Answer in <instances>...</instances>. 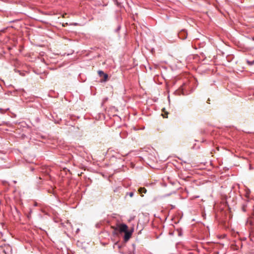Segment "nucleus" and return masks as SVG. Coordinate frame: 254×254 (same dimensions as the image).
<instances>
[{"mask_svg":"<svg viewBox=\"0 0 254 254\" xmlns=\"http://www.w3.org/2000/svg\"><path fill=\"white\" fill-rule=\"evenodd\" d=\"M247 222L249 223L252 226L254 227V220L252 218H250Z\"/></svg>","mask_w":254,"mask_h":254,"instance_id":"nucleus-7","label":"nucleus"},{"mask_svg":"<svg viewBox=\"0 0 254 254\" xmlns=\"http://www.w3.org/2000/svg\"><path fill=\"white\" fill-rule=\"evenodd\" d=\"M79 231V228L77 229L76 233H78Z\"/></svg>","mask_w":254,"mask_h":254,"instance_id":"nucleus-13","label":"nucleus"},{"mask_svg":"<svg viewBox=\"0 0 254 254\" xmlns=\"http://www.w3.org/2000/svg\"><path fill=\"white\" fill-rule=\"evenodd\" d=\"M138 191L140 193H145L147 191V190L144 188H140L139 189Z\"/></svg>","mask_w":254,"mask_h":254,"instance_id":"nucleus-6","label":"nucleus"},{"mask_svg":"<svg viewBox=\"0 0 254 254\" xmlns=\"http://www.w3.org/2000/svg\"><path fill=\"white\" fill-rule=\"evenodd\" d=\"M254 61H253V62H250V63L251 64H252L254 63Z\"/></svg>","mask_w":254,"mask_h":254,"instance_id":"nucleus-15","label":"nucleus"},{"mask_svg":"<svg viewBox=\"0 0 254 254\" xmlns=\"http://www.w3.org/2000/svg\"><path fill=\"white\" fill-rule=\"evenodd\" d=\"M2 254H5V252L4 250H3L2 252Z\"/></svg>","mask_w":254,"mask_h":254,"instance_id":"nucleus-12","label":"nucleus"},{"mask_svg":"<svg viewBox=\"0 0 254 254\" xmlns=\"http://www.w3.org/2000/svg\"><path fill=\"white\" fill-rule=\"evenodd\" d=\"M13 182H14V183H16V181H13Z\"/></svg>","mask_w":254,"mask_h":254,"instance_id":"nucleus-17","label":"nucleus"},{"mask_svg":"<svg viewBox=\"0 0 254 254\" xmlns=\"http://www.w3.org/2000/svg\"><path fill=\"white\" fill-rule=\"evenodd\" d=\"M125 233V235H124V241L125 242H127L129 239V238H130L131 237V232H129L128 231V230H127V231H126Z\"/></svg>","mask_w":254,"mask_h":254,"instance_id":"nucleus-5","label":"nucleus"},{"mask_svg":"<svg viewBox=\"0 0 254 254\" xmlns=\"http://www.w3.org/2000/svg\"><path fill=\"white\" fill-rule=\"evenodd\" d=\"M98 74L100 77H103V79L102 80V81H106L108 78V75L107 73H104L102 70H99L98 71Z\"/></svg>","mask_w":254,"mask_h":254,"instance_id":"nucleus-4","label":"nucleus"},{"mask_svg":"<svg viewBox=\"0 0 254 254\" xmlns=\"http://www.w3.org/2000/svg\"><path fill=\"white\" fill-rule=\"evenodd\" d=\"M134 195V192L133 191L128 192L126 193V196L129 195L130 197H132Z\"/></svg>","mask_w":254,"mask_h":254,"instance_id":"nucleus-8","label":"nucleus"},{"mask_svg":"<svg viewBox=\"0 0 254 254\" xmlns=\"http://www.w3.org/2000/svg\"><path fill=\"white\" fill-rule=\"evenodd\" d=\"M253 215L254 216V211H253Z\"/></svg>","mask_w":254,"mask_h":254,"instance_id":"nucleus-16","label":"nucleus"},{"mask_svg":"<svg viewBox=\"0 0 254 254\" xmlns=\"http://www.w3.org/2000/svg\"><path fill=\"white\" fill-rule=\"evenodd\" d=\"M192 91V89H190V86L187 83H184L178 90L174 92L175 95H188Z\"/></svg>","mask_w":254,"mask_h":254,"instance_id":"nucleus-1","label":"nucleus"},{"mask_svg":"<svg viewBox=\"0 0 254 254\" xmlns=\"http://www.w3.org/2000/svg\"><path fill=\"white\" fill-rule=\"evenodd\" d=\"M178 35L180 39L185 40L187 38L188 33L185 30H182L178 33Z\"/></svg>","mask_w":254,"mask_h":254,"instance_id":"nucleus-3","label":"nucleus"},{"mask_svg":"<svg viewBox=\"0 0 254 254\" xmlns=\"http://www.w3.org/2000/svg\"><path fill=\"white\" fill-rule=\"evenodd\" d=\"M15 72H17L19 73L20 74H21V72L19 70H16V69H15Z\"/></svg>","mask_w":254,"mask_h":254,"instance_id":"nucleus-10","label":"nucleus"},{"mask_svg":"<svg viewBox=\"0 0 254 254\" xmlns=\"http://www.w3.org/2000/svg\"><path fill=\"white\" fill-rule=\"evenodd\" d=\"M246 207V205L244 204L242 207V210L243 211L245 212L246 211L245 207Z\"/></svg>","mask_w":254,"mask_h":254,"instance_id":"nucleus-9","label":"nucleus"},{"mask_svg":"<svg viewBox=\"0 0 254 254\" xmlns=\"http://www.w3.org/2000/svg\"><path fill=\"white\" fill-rule=\"evenodd\" d=\"M0 112L1 113H3V112H4V111L2 109L0 108Z\"/></svg>","mask_w":254,"mask_h":254,"instance_id":"nucleus-11","label":"nucleus"},{"mask_svg":"<svg viewBox=\"0 0 254 254\" xmlns=\"http://www.w3.org/2000/svg\"><path fill=\"white\" fill-rule=\"evenodd\" d=\"M112 228L114 230L113 233L115 234H117L119 232H125L127 230V226L125 224H118L116 226H112Z\"/></svg>","mask_w":254,"mask_h":254,"instance_id":"nucleus-2","label":"nucleus"},{"mask_svg":"<svg viewBox=\"0 0 254 254\" xmlns=\"http://www.w3.org/2000/svg\"><path fill=\"white\" fill-rule=\"evenodd\" d=\"M182 235V233L181 232H179V236H181Z\"/></svg>","mask_w":254,"mask_h":254,"instance_id":"nucleus-14","label":"nucleus"}]
</instances>
